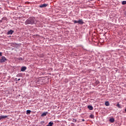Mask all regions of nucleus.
Masks as SVG:
<instances>
[{
	"label": "nucleus",
	"instance_id": "15",
	"mask_svg": "<svg viewBox=\"0 0 126 126\" xmlns=\"http://www.w3.org/2000/svg\"><path fill=\"white\" fill-rule=\"evenodd\" d=\"M28 114H31V110H27V114L28 115Z\"/></svg>",
	"mask_w": 126,
	"mask_h": 126
},
{
	"label": "nucleus",
	"instance_id": "10",
	"mask_svg": "<svg viewBox=\"0 0 126 126\" xmlns=\"http://www.w3.org/2000/svg\"><path fill=\"white\" fill-rule=\"evenodd\" d=\"M109 122H110V123H114V122H115V119L113 118H110Z\"/></svg>",
	"mask_w": 126,
	"mask_h": 126
},
{
	"label": "nucleus",
	"instance_id": "22",
	"mask_svg": "<svg viewBox=\"0 0 126 126\" xmlns=\"http://www.w3.org/2000/svg\"><path fill=\"white\" fill-rule=\"evenodd\" d=\"M2 56V53L0 52V57H1Z\"/></svg>",
	"mask_w": 126,
	"mask_h": 126
},
{
	"label": "nucleus",
	"instance_id": "4",
	"mask_svg": "<svg viewBox=\"0 0 126 126\" xmlns=\"http://www.w3.org/2000/svg\"><path fill=\"white\" fill-rule=\"evenodd\" d=\"M47 6H48V4H40L39 5V7H40V8H43L44 7H47Z\"/></svg>",
	"mask_w": 126,
	"mask_h": 126
},
{
	"label": "nucleus",
	"instance_id": "2",
	"mask_svg": "<svg viewBox=\"0 0 126 126\" xmlns=\"http://www.w3.org/2000/svg\"><path fill=\"white\" fill-rule=\"evenodd\" d=\"M6 61V58L4 56H2L1 57V59H0V63H5V62Z\"/></svg>",
	"mask_w": 126,
	"mask_h": 126
},
{
	"label": "nucleus",
	"instance_id": "19",
	"mask_svg": "<svg viewBox=\"0 0 126 126\" xmlns=\"http://www.w3.org/2000/svg\"><path fill=\"white\" fill-rule=\"evenodd\" d=\"M117 106L118 107V108H121V105H120L119 103L117 104Z\"/></svg>",
	"mask_w": 126,
	"mask_h": 126
},
{
	"label": "nucleus",
	"instance_id": "3",
	"mask_svg": "<svg viewBox=\"0 0 126 126\" xmlns=\"http://www.w3.org/2000/svg\"><path fill=\"white\" fill-rule=\"evenodd\" d=\"M14 33V31H12V30H10V31H8L7 32V35H12Z\"/></svg>",
	"mask_w": 126,
	"mask_h": 126
},
{
	"label": "nucleus",
	"instance_id": "9",
	"mask_svg": "<svg viewBox=\"0 0 126 126\" xmlns=\"http://www.w3.org/2000/svg\"><path fill=\"white\" fill-rule=\"evenodd\" d=\"M88 108L89 110H93V106L92 105H89L88 106Z\"/></svg>",
	"mask_w": 126,
	"mask_h": 126
},
{
	"label": "nucleus",
	"instance_id": "18",
	"mask_svg": "<svg viewBox=\"0 0 126 126\" xmlns=\"http://www.w3.org/2000/svg\"><path fill=\"white\" fill-rule=\"evenodd\" d=\"M76 121H77L76 119H72V122L73 123H76Z\"/></svg>",
	"mask_w": 126,
	"mask_h": 126
},
{
	"label": "nucleus",
	"instance_id": "26",
	"mask_svg": "<svg viewBox=\"0 0 126 126\" xmlns=\"http://www.w3.org/2000/svg\"><path fill=\"white\" fill-rule=\"evenodd\" d=\"M18 76H19V74H18Z\"/></svg>",
	"mask_w": 126,
	"mask_h": 126
},
{
	"label": "nucleus",
	"instance_id": "23",
	"mask_svg": "<svg viewBox=\"0 0 126 126\" xmlns=\"http://www.w3.org/2000/svg\"><path fill=\"white\" fill-rule=\"evenodd\" d=\"M2 19H1V20H0V23H1V22H2Z\"/></svg>",
	"mask_w": 126,
	"mask_h": 126
},
{
	"label": "nucleus",
	"instance_id": "6",
	"mask_svg": "<svg viewBox=\"0 0 126 126\" xmlns=\"http://www.w3.org/2000/svg\"><path fill=\"white\" fill-rule=\"evenodd\" d=\"M6 118H7V116L5 115H1L0 116V121H1V120L3 119H6Z\"/></svg>",
	"mask_w": 126,
	"mask_h": 126
},
{
	"label": "nucleus",
	"instance_id": "7",
	"mask_svg": "<svg viewBox=\"0 0 126 126\" xmlns=\"http://www.w3.org/2000/svg\"><path fill=\"white\" fill-rule=\"evenodd\" d=\"M47 114H48V112H43L41 114V117H46V116H47Z\"/></svg>",
	"mask_w": 126,
	"mask_h": 126
},
{
	"label": "nucleus",
	"instance_id": "5",
	"mask_svg": "<svg viewBox=\"0 0 126 126\" xmlns=\"http://www.w3.org/2000/svg\"><path fill=\"white\" fill-rule=\"evenodd\" d=\"M78 23L80 25H82L84 23V22H83V20H82V19H80L78 21Z\"/></svg>",
	"mask_w": 126,
	"mask_h": 126
},
{
	"label": "nucleus",
	"instance_id": "14",
	"mask_svg": "<svg viewBox=\"0 0 126 126\" xmlns=\"http://www.w3.org/2000/svg\"><path fill=\"white\" fill-rule=\"evenodd\" d=\"M17 60H19V61H24V58H22V57H20L17 59Z\"/></svg>",
	"mask_w": 126,
	"mask_h": 126
},
{
	"label": "nucleus",
	"instance_id": "1",
	"mask_svg": "<svg viewBox=\"0 0 126 126\" xmlns=\"http://www.w3.org/2000/svg\"><path fill=\"white\" fill-rule=\"evenodd\" d=\"M25 23L26 25L36 24V18L34 17H31L26 21Z\"/></svg>",
	"mask_w": 126,
	"mask_h": 126
},
{
	"label": "nucleus",
	"instance_id": "17",
	"mask_svg": "<svg viewBox=\"0 0 126 126\" xmlns=\"http://www.w3.org/2000/svg\"><path fill=\"white\" fill-rule=\"evenodd\" d=\"M122 3L123 5L126 4V1H123Z\"/></svg>",
	"mask_w": 126,
	"mask_h": 126
},
{
	"label": "nucleus",
	"instance_id": "27",
	"mask_svg": "<svg viewBox=\"0 0 126 126\" xmlns=\"http://www.w3.org/2000/svg\"><path fill=\"white\" fill-rule=\"evenodd\" d=\"M125 100H126V99Z\"/></svg>",
	"mask_w": 126,
	"mask_h": 126
},
{
	"label": "nucleus",
	"instance_id": "16",
	"mask_svg": "<svg viewBox=\"0 0 126 126\" xmlns=\"http://www.w3.org/2000/svg\"><path fill=\"white\" fill-rule=\"evenodd\" d=\"M90 119H94V115H93V114H91V115H90Z\"/></svg>",
	"mask_w": 126,
	"mask_h": 126
},
{
	"label": "nucleus",
	"instance_id": "25",
	"mask_svg": "<svg viewBox=\"0 0 126 126\" xmlns=\"http://www.w3.org/2000/svg\"><path fill=\"white\" fill-rule=\"evenodd\" d=\"M85 120L84 119H82V122H84Z\"/></svg>",
	"mask_w": 126,
	"mask_h": 126
},
{
	"label": "nucleus",
	"instance_id": "24",
	"mask_svg": "<svg viewBox=\"0 0 126 126\" xmlns=\"http://www.w3.org/2000/svg\"><path fill=\"white\" fill-rule=\"evenodd\" d=\"M20 80V78L18 79V80H16V81H19Z\"/></svg>",
	"mask_w": 126,
	"mask_h": 126
},
{
	"label": "nucleus",
	"instance_id": "13",
	"mask_svg": "<svg viewBox=\"0 0 126 126\" xmlns=\"http://www.w3.org/2000/svg\"><path fill=\"white\" fill-rule=\"evenodd\" d=\"M2 21H7V18L4 17L2 18Z\"/></svg>",
	"mask_w": 126,
	"mask_h": 126
},
{
	"label": "nucleus",
	"instance_id": "8",
	"mask_svg": "<svg viewBox=\"0 0 126 126\" xmlns=\"http://www.w3.org/2000/svg\"><path fill=\"white\" fill-rule=\"evenodd\" d=\"M27 69V68L26 67V66H23L21 69V71H25V70Z\"/></svg>",
	"mask_w": 126,
	"mask_h": 126
},
{
	"label": "nucleus",
	"instance_id": "11",
	"mask_svg": "<svg viewBox=\"0 0 126 126\" xmlns=\"http://www.w3.org/2000/svg\"><path fill=\"white\" fill-rule=\"evenodd\" d=\"M54 125V123L50 122L48 123V124L47 125V126H52Z\"/></svg>",
	"mask_w": 126,
	"mask_h": 126
},
{
	"label": "nucleus",
	"instance_id": "12",
	"mask_svg": "<svg viewBox=\"0 0 126 126\" xmlns=\"http://www.w3.org/2000/svg\"><path fill=\"white\" fill-rule=\"evenodd\" d=\"M105 106L108 107V106H110V103H109V101H106L105 102Z\"/></svg>",
	"mask_w": 126,
	"mask_h": 126
},
{
	"label": "nucleus",
	"instance_id": "20",
	"mask_svg": "<svg viewBox=\"0 0 126 126\" xmlns=\"http://www.w3.org/2000/svg\"><path fill=\"white\" fill-rule=\"evenodd\" d=\"M74 23L76 24V23H78V21H76V20H74Z\"/></svg>",
	"mask_w": 126,
	"mask_h": 126
},
{
	"label": "nucleus",
	"instance_id": "21",
	"mask_svg": "<svg viewBox=\"0 0 126 126\" xmlns=\"http://www.w3.org/2000/svg\"><path fill=\"white\" fill-rule=\"evenodd\" d=\"M12 46H17V44L16 43H12Z\"/></svg>",
	"mask_w": 126,
	"mask_h": 126
}]
</instances>
